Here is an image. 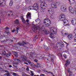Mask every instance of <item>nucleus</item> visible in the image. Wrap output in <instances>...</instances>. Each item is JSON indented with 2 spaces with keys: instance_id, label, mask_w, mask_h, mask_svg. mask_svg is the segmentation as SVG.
I'll return each mask as SVG.
<instances>
[{
  "instance_id": "f257e3e1",
  "label": "nucleus",
  "mask_w": 76,
  "mask_h": 76,
  "mask_svg": "<svg viewBox=\"0 0 76 76\" xmlns=\"http://www.w3.org/2000/svg\"><path fill=\"white\" fill-rule=\"evenodd\" d=\"M59 20L61 21L63 20V22L65 25V26L68 27V28L69 27V21L67 20H64L65 19V15H64L63 14L62 15L59 16Z\"/></svg>"
},
{
  "instance_id": "f03ea898",
  "label": "nucleus",
  "mask_w": 76,
  "mask_h": 76,
  "mask_svg": "<svg viewBox=\"0 0 76 76\" xmlns=\"http://www.w3.org/2000/svg\"><path fill=\"white\" fill-rule=\"evenodd\" d=\"M33 25L34 26L32 27V29L33 30V31H36V30H37V29H45V27H44V26H42L41 25H39L38 26H36L34 24V22H33Z\"/></svg>"
},
{
  "instance_id": "7ed1b4c3",
  "label": "nucleus",
  "mask_w": 76,
  "mask_h": 76,
  "mask_svg": "<svg viewBox=\"0 0 76 76\" xmlns=\"http://www.w3.org/2000/svg\"><path fill=\"white\" fill-rule=\"evenodd\" d=\"M40 2H41L40 4V7L42 9H45L46 7V4L45 2V0H40Z\"/></svg>"
},
{
  "instance_id": "20e7f679",
  "label": "nucleus",
  "mask_w": 76,
  "mask_h": 76,
  "mask_svg": "<svg viewBox=\"0 0 76 76\" xmlns=\"http://www.w3.org/2000/svg\"><path fill=\"white\" fill-rule=\"evenodd\" d=\"M20 62L23 61L24 62H27V58L24 56H22L21 58L19 59Z\"/></svg>"
},
{
  "instance_id": "39448f33",
  "label": "nucleus",
  "mask_w": 76,
  "mask_h": 76,
  "mask_svg": "<svg viewBox=\"0 0 76 76\" xmlns=\"http://www.w3.org/2000/svg\"><path fill=\"white\" fill-rule=\"evenodd\" d=\"M50 31L51 32H52L54 34H56L57 32V30L56 28H54L53 27H52L50 28Z\"/></svg>"
},
{
  "instance_id": "423d86ee",
  "label": "nucleus",
  "mask_w": 76,
  "mask_h": 76,
  "mask_svg": "<svg viewBox=\"0 0 76 76\" xmlns=\"http://www.w3.org/2000/svg\"><path fill=\"white\" fill-rule=\"evenodd\" d=\"M48 11L49 14H50V15H53V14L54 13V10L51 9V8H48Z\"/></svg>"
},
{
  "instance_id": "0eeeda50",
  "label": "nucleus",
  "mask_w": 76,
  "mask_h": 76,
  "mask_svg": "<svg viewBox=\"0 0 76 76\" xmlns=\"http://www.w3.org/2000/svg\"><path fill=\"white\" fill-rule=\"evenodd\" d=\"M26 44V42H25L24 41H23L21 43L20 42L18 43V45H20V46H23V45H25V44Z\"/></svg>"
},
{
  "instance_id": "6e6552de",
  "label": "nucleus",
  "mask_w": 76,
  "mask_h": 76,
  "mask_svg": "<svg viewBox=\"0 0 76 76\" xmlns=\"http://www.w3.org/2000/svg\"><path fill=\"white\" fill-rule=\"evenodd\" d=\"M48 22L50 23V21L48 19H45L43 23L45 24H46V23H48Z\"/></svg>"
},
{
  "instance_id": "1a4fd4ad",
  "label": "nucleus",
  "mask_w": 76,
  "mask_h": 76,
  "mask_svg": "<svg viewBox=\"0 0 76 76\" xmlns=\"http://www.w3.org/2000/svg\"><path fill=\"white\" fill-rule=\"evenodd\" d=\"M33 7L34 10H38V9H39V7L37 5H34L33 6Z\"/></svg>"
},
{
  "instance_id": "9d476101",
  "label": "nucleus",
  "mask_w": 76,
  "mask_h": 76,
  "mask_svg": "<svg viewBox=\"0 0 76 76\" xmlns=\"http://www.w3.org/2000/svg\"><path fill=\"white\" fill-rule=\"evenodd\" d=\"M26 17L27 18H29V19H31V13H28L26 15Z\"/></svg>"
},
{
  "instance_id": "9b49d317",
  "label": "nucleus",
  "mask_w": 76,
  "mask_h": 76,
  "mask_svg": "<svg viewBox=\"0 0 76 76\" xmlns=\"http://www.w3.org/2000/svg\"><path fill=\"white\" fill-rule=\"evenodd\" d=\"M61 10L62 12H66L67 10V8L63 7H61Z\"/></svg>"
},
{
  "instance_id": "f8f14e48",
  "label": "nucleus",
  "mask_w": 76,
  "mask_h": 76,
  "mask_svg": "<svg viewBox=\"0 0 76 76\" xmlns=\"http://www.w3.org/2000/svg\"><path fill=\"white\" fill-rule=\"evenodd\" d=\"M51 6L54 9H56V8H57V5H56L55 3H52L51 4Z\"/></svg>"
},
{
  "instance_id": "ddd939ff",
  "label": "nucleus",
  "mask_w": 76,
  "mask_h": 76,
  "mask_svg": "<svg viewBox=\"0 0 76 76\" xmlns=\"http://www.w3.org/2000/svg\"><path fill=\"white\" fill-rule=\"evenodd\" d=\"M72 25H75L76 24V20L75 19H72Z\"/></svg>"
},
{
  "instance_id": "4468645a",
  "label": "nucleus",
  "mask_w": 76,
  "mask_h": 76,
  "mask_svg": "<svg viewBox=\"0 0 76 76\" xmlns=\"http://www.w3.org/2000/svg\"><path fill=\"white\" fill-rule=\"evenodd\" d=\"M5 3L6 2L5 1V0H4L3 2L0 1V6H1V5H3V6H4V4H5Z\"/></svg>"
},
{
  "instance_id": "2eb2a0df",
  "label": "nucleus",
  "mask_w": 76,
  "mask_h": 76,
  "mask_svg": "<svg viewBox=\"0 0 76 76\" xmlns=\"http://www.w3.org/2000/svg\"><path fill=\"white\" fill-rule=\"evenodd\" d=\"M36 66L37 67H38V68H40L41 67V64H39V63H37L36 65Z\"/></svg>"
},
{
  "instance_id": "dca6fc26",
  "label": "nucleus",
  "mask_w": 76,
  "mask_h": 76,
  "mask_svg": "<svg viewBox=\"0 0 76 76\" xmlns=\"http://www.w3.org/2000/svg\"><path fill=\"white\" fill-rule=\"evenodd\" d=\"M61 34L62 36H63L64 37L67 35V34H66V33H64L63 31L61 32Z\"/></svg>"
},
{
  "instance_id": "f3484780",
  "label": "nucleus",
  "mask_w": 76,
  "mask_h": 76,
  "mask_svg": "<svg viewBox=\"0 0 76 76\" xmlns=\"http://www.w3.org/2000/svg\"><path fill=\"white\" fill-rule=\"evenodd\" d=\"M49 36L50 38H54V35L52 33H50V34Z\"/></svg>"
},
{
  "instance_id": "a211bd4d",
  "label": "nucleus",
  "mask_w": 76,
  "mask_h": 76,
  "mask_svg": "<svg viewBox=\"0 0 76 76\" xmlns=\"http://www.w3.org/2000/svg\"><path fill=\"white\" fill-rule=\"evenodd\" d=\"M13 54L15 57H18V53L16 52H13Z\"/></svg>"
},
{
  "instance_id": "6ab92c4d",
  "label": "nucleus",
  "mask_w": 76,
  "mask_h": 76,
  "mask_svg": "<svg viewBox=\"0 0 76 76\" xmlns=\"http://www.w3.org/2000/svg\"><path fill=\"white\" fill-rule=\"evenodd\" d=\"M70 63L69 62V60H67L66 61V63L65 64V65H66V66H68V65H69Z\"/></svg>"
},
{
  "instance_id": "aec40b11",
  "label": "nucleus",
  "mask_w": 76,
  "mask_h": 76,
  "mask_svg": "<svg viewBox=\"0 0 76 76\" xmlns=\"http://www.w3.org/2000/svg\"><path fill=\"white\" fill-rule=\"evenodd\" d=\"M68 37L69 39H72V38H73V36L72 34H69L68 36Z\"/></svg>"
},
{
  "instance_id": "412c9836",
  "label": "nucleus",
  "mask_w": 76,
  "mask_h": 76,
  "mask_svg": "<svg viewBox=\"0 0 76 76\" xmlns=\"http://www.w3.org/2000/svg\"><path fill=\"white\" fill-rule=\"evenodd\" d=\"M68 1L71 4L75 3V1H76V0H68Z\"/></svg>"
},
{
  "instance_id": "4be33fe9",
  "label": "nucleus",
  "mask_w": 76,
  "mask_h": 76,
  "mask_svg": "<svg viewBox=\"0 0 76 76\" xmlns=\"http://www.w3.org/2000/svg\"><path fill=\"white\" fill-rule=\"evenodd\" d=\"M2 56H6L7 55V53L6 52V51L5 50H4L2 52Z\"/></svg>"
},
{
  "instance_id": "5701e85b",
  "label": "nucleus",
  "mask_w": 76,
  "mask_h": 76,
  "mask_svg": "<svg viewBox=\"0 0 76 76\" xmlns=\"http://www.w3.org/2000/svg\"><path fill=\"white\" fill-rule=\"evenodd\" d=\"M67 71L69 73H72V70H71V69H70L69 68H68Z\"/></svg>"
},
{
  "instance_id": "b1692460",
  "label": "nucleus",
  "mask_w": 76,
  "mask_h": 76,
  "mask_svg": "<svg viewBox=\"0 0 76 76\" xmlns=\"http://www.w3.org/2000/svg\"><path fill=\"white\" fill-rule=\"evenodd\" d=\"M45 50H46V51H48V50H49L50 48L49 47H47V46H45V47L44 48Z\"/></svg>"
},
{
  "instance_id": "393cba45",
  "label": "nucleus",
  "mask_w": 76,
  "mask_h": 76,
  "mask_svg": "<svg viewBox=\"0 0 76 76\" xmlns=\"http://www.w3.org/2000/svg\"><path fill=\"white\" fill-rule=\"evenodd\" d=\"M14 22L16 24H19V20L18 19H16L14 21Z\"/></svg>"
},
{
  "instance_id": "a878e982",
  "label": "nucleus",
  "mask_w": 76,
  "mask_h": 76,
  "mask_svg": "<svg viewBox=\"0 0 76 76\" xmlns=\"http://www.w3.org/2000/svg\"><path fill=\"white\" fill-rule=\"evenodd\" d=\"M36 22H37L38 23H40V20L39 19H37L35 20Z\"/></svg>"
},
{
  "instance_id": "bb28decb",
  "label": "nucleus",
  "mask_w": 76,
  "mask_h": 76,
  "mask_svg": "<svg viewBox=\"0 0 76 76\" xmlns=\"http://www.w3.org/2000/svg\"><path fill=\"white\" fill-rule=\"evenodd\" d=\"M22 21L24 23H25L26 21H25V19H24V18L23 17L22 18Z\"/></svg>"
},
{
  "instance_id": "cd10ccee",
  "label": "nucleus",
  "mask_w": 76,
  "mask_h": 76,
  "mask_svg": "<svg viewBox=\"0 0 76 76\" xmlns=\"http://www.w3.org/2000/svg\"><path fill=\"white\" fill-rule=\"evenodd\" d=\"M15 61H16L17 62H19L20 61L19 60V59H17L16 58H15V59H14Z\"/></svg>"
},
{
  "instance_id": "c85d7f7f",
  "label": "nucleus",
  "mask_w": 76,
  "mask_h": 76,
  "mask_svg": "<svg viewBox=\"0 0 76 76\" xmlns=\"http://www.w3.org/2000/svg\"><path fill=\"white\" fill-rule=\"evenodd\" d=\"M60 44L61 43L60 42H58L56 44V46L57 47H60Z\"/></svg>"
},
{
  "instance_id": "c756f323",
  "label": "nucleus",
  "mask_w": 76,
  "mask_h": 76,
  "mask_svg": "<svg viewBox=\"0 0 76 76\" xmlns=\"http://www.w3.org/2000/svg\"><path fill=\"white\" fill-rule=\"evenodd\" d=\"M13 66L14 67H15V68H17V67H18V66H17V64L15 63H14Z\"/></svg>"
},
{
  "instance_id": "7c9ffc66",
  "label": "nucleus",
  "mask_w": 76,
  "mask_h": 76,
  "mask_svg": "<svg viewBox=\"0 0 76 76\" xmlns=\"http://www.w3.org/2000/svg\"><path fill=\"white\" fill-rule=\"evenodd\" d=\"M11 2H10V5L11 4V5H10V6H11L12 5H13V0H11Z\"/></svg>"
},
{
  "instance_id": "2f4dec72",
  "label": "nucleus",
  "mask_w": 76,
  "mask_h": 76,
  "mask_svg": "<svg viewBox=\"0 0 76 76\" xmlns=\"http://www.w3.org/2000/svg\"><path fill=\"white\" fill-rule=\"evenodd\" d=\"M27 62H28L29 64H30L32 63H31V61L29 60H28L27 61Z\"/></svg>"
},
{
  "instance_id": "473e14b6",
  "label": "nucleus",
  "mask_w": 76,
  "mask_h": 76,
  "mask_svg": "<svg viewBox=\"0 0 76 76\" xmlns=\"http://www.w3.org/2000/svg\"><path fill=\"white\" fill-rule=\"evenodd\" d=\"M55 3V4H56V6H57V5H58V4L59 3L56 1L55 3Z\"/></svg>"
},
{
  "instance_id": "72a5a7b5",
  "label": "nucleus",
  "mask_w": 76,
  "mask_h": 76,
  "mask_svg": "<svg viewBox=\"0 0 76 76\" xmlns=\"http://www.w3.org/2000/svg\"><path fill=\"white\" fill-rule=\"evenodd\" d=\"M19 27H18L16 28V31H17V34H18V30H19Z\"/></svg>"
},
{
  "instance_id": "f704fd0d",
  "label": "nucleus",
  "mask_w": 76,
  "mask_h": 76,
  "mask_svg": "<svg viewBox=\"0 0 76 76\" xmlns=\"http://www.w3.org/2000/svg\"><path fill=\"white\" fill-rule=\"evenodd\" d=\"M5 76H10V73H6L4 74Z\"/></svg>"
},
{
  "instance_id": "c9c22d12",
  "label": "nucleus",
  "mask_w": 76,
  "mask_h": 76,
  "mask_svg": "<svg viewBox=\"0 0 76 76\" xmlns=\"http://www.w3.org/2000/svg\"><path fill=\"white\" fill-rule=\"evenodd\" d=\"M30 10H34V6H31L30 8Z\"/></svg>"
},
{
  "instance_id": "e433bc0d",
  "label": "nucleus",
  "mask_w": 76,
  "mask_h": 76,
  "mask_svg": "<svg viewBox=\"0 0 76 76\" xmlns=\"http://www.w3.org/2000/svg\"><path fill=\"white\" fill-rule=\"evenodd\" d=\"M37 37V36H35V37H34V41H36L37 39H38V37Z\"/></svg>"
},
{
  "instance_id": "4c0bfd02",
  "label": "nucleus",
  "mask_w": 76,
  "mask_h": 76,
  "mask_svg": "<svg viewBox=\"0 0 76 76\" xmlns=\"http://www.w3.org/2000/svg\"><path fill=\"white\" fill-rule=\"evenodd\" d=\"M25 1L27 3H28L29 2V1H31V0H25Z\"/></svg>"
},
{
  "instance_id": "58836bf2",
  "label": "nucleus",
  "mask_w": 76,
  "mask_h": 76,
  "mask_svg": "<svg viewBox=\"0 0 76 76\" xmlns=\"http://www.w3.org/2000/svg\"><path fill=\"white\" fill-rule=\"evenodd\" d=\"M63 56L65 58H67V56H66V54H64L63 55Z\"/></svg>"
},
{
  "instance_id": "ea45409f",
  "label": "nucleus",
  "mask_w": 76,
  "mask_h": 76,
  "mask_svg": "<svg viewBox=\"0 0 76 76\" xmlns=\"http://www.w3.org/2000/svg\"><path fill=\"white\" fill-rule=\"evenodd\" d=\"M63 46H64V44L63 43H62L61 44H60V47H63Z\"/></svg>"
},
{
  "instance_id": "a19ab883",
  "label": "nucleus",
  "mask_w": 76,
  "mask_h": 76,
  "mask_svg": "<svg viewBox=\"0 0 76 76\" xmlns=\"http://www.w3.org/2000/svg\"><path fill=\"white\" fill-rule=\"evenodd\" d=\"M66 44V47H68V45H70V44L67 43L66 42H65Z\"/></svg>"
},
{
  "instance_id": "79ce46f5",
  "label": "nucleus",
  "mask_w": 76,
  "mask_h": 76,
  "mask_svg": "<svg viewBox=\"0 0 76 76\" xmlns=\"http://www.w3.org/2000/svg\"><path fill=\"white\" fill-rule=\"evenodd\" d=\"M45 25H46L47 26H48V27L50 26V25L48 24V23H46Z\"/></svg>"
},
{
  "instance_id": "37998d69",
  "label": "nucleus",
  "mask_w": 76,
  "mask_h": 76,
  "mask_svg": "<svg viewBox=\"0 0 76 76\" xmlns=\"http://www.w3.org/2000/svg\"><path fill=\"white\" fill-rule=\"evenodd\" d=\"M74 40L76 41V35L75 36H74Z\"/></svg>"
},
{
  "instance_id": "c03bdc74",
  "label": "nucleus",
  "mask_w": 76,
  "mask_h": 76,
  "mask_svg": "<svg viewBox=\"0 0 76 76\" xmlns=\"http://www.w3.org/2000/svg\"><path fill=\"white\" fill-rule=\"evenodd\" d=\"M34 61H35L36 63H38V61L37 59H35L34 60Z\"/></svg>"
},
{
  "instance_id": "a18cd8bd",
  "label": "nucleus",
  "mask_w": 76,
  "mask_h": 76,
  "mask_svg": "<svg viewBox=\"0 0 76 76\" xmlns=\"http://www.w3.org/2000/svg\"><path fill=\"white\" fill-rule=\"evenodd\" d=\"M16 74H17L15 73H13L12 75H13V76H16Z\"/></svg>"
},
{
  "instance_id": "49530a36",
  "label": "nucleus",
  "mask_w": 76,
  "mask_h": 76,
  "mask_svg": "<svg viewBox=\"0 0 76 76\" xmlns=\"http://www.w3.org/2000/svg\"><path fill=\"white\" fill-rule=\"evenodd\" d=\"M31 66H32V67H35V64H32L31 65Z\"/></svg>"
},
{
  "instance_id": "de8ad7c7",
  "label": "nucleus",
  "mask_w": 76,
  "mask_h": 76,
  "mask_svg": "<svg viewBox=\"0 0 76 76\" xmlns=\"http://www.w3.org/2000/svg\"><path fill=\"white\" fill-rule=\"evenodd\" d=\"M50 60L51 61H52V62H53V61H54V60H53V59L52 58H51L50 59Z\"/></svg>"
},
{
  "instance_id": "09e8293b",
  "label": "nucleus",
  "mask_w": 76,
  "mask_h": 76,
  "mask_svg": "<svg viewBox=\"0 0 76 76\" xmlns=\"http://www.w3.org/2000/svg\"><path fill=\"white\" fill-rule=\"evenodd\" d=\"M51 18H52V19H54V16H50Z\"/></svg>"
},
{
  "instance_id": "8fccbe9b",
  "label": "nucleus",
  "mask_w": 76,
  "mask_h": 76,
  "mask_svg": "<svg viewBox=\"0 0 76 76\" xmlns=\"http://www.w3.org/2000/svg\"><path fill=\"white\" fill-rule=\"evenodd\" d=\"M6 32L7 33V34H9V30L6 31Z\"/></svg>"
},
{
  "instance_id": "3c124183",
  "label": "nucleus",
  "mask_w": 76,
  "mask_h": 76,
  "mask_svg": "<svg viewBox=\"0 0 76 76\" xmlns=\"http://www.w3.org/2000/svg\"><path fill=\"white\" fill-rule=\"evenodd\" d=\"M40 76H45V75L44 74H40Z\"/></svg>"
},
{
  "instance_id": "603ef678",
  "label": "nucleus",
  "mask_w": 76,
  "mask_h": 76,
  "mask_svg": "<svg viewBox=\"0 0 76 76\" xmlns=\"http://www.w3.org/2000/svg\"><path fill=\"white\" fill-rule=\"evenodd\" d=\"M1 43H4V42H5V40L1 41Z\"/></svg>"
},
{
  "instance_id": "864d4df0",
  "label": "nucleus",
  "mask_w": 76,
  "mask_h": 76,
  "mask_svg": "<svg viewBox=\"0 0 76 76\" xmlns=\"http://www.w3.org/2000/svg\"><path fill=\"white\" fill-rule=\"evenodd\" d=\"M10 15H11V16H13V12H10Z\"/></svg>"
},
{
  "instance_id": "5fc2aeb1",
  "label": "nucleus",
  "mask_w": 76,
  "mask_h": 76,
  "mask_svg": "<svg viewBox=\"0 0 76 76\" xmlns=\"http://www.w3.org/2000/svg\"><path fill=\"white\" fill-rule=\"evenodd\" d=\"M19 6H17L16 7V9H19Z\"/></svg>"
},
{
  "instance_id": "6e6d98bb",
  "label": "nucleus",
  "mask_w": 76,
  "mask_h": 76,
  "mask_svg": "<svg viewBox=\"0 0 76 76\" xmlns=\"http://www.w3.org/2000/svg\"><path fill=\"white\" fill-rule=\"evenodd\" d=\"M9 29V28L8 27H7L5 28V29L6 30H7V29Z\"/></svg>"
},
{
  "instance_id": "4d7b16f0",
  "label": "nucleus",
  "mask_w": 76,
  "mask_h": 76,
  "mask_svg": "<svg viewBox=\"0 0 76 76\" xmlns=\"http://www.w3.org/2000/svg\"><path fill=\"white\" fill-rule=\"evenodd\" d=\"M13 72H10V75H13Z\"/></svg>"
},
{
  "instance_id": "13d9d810",
  "label": "nucleus",
  "mask_w": 76,
  "mask_h": 76,
  "mask_svg": "<svg viewBox=\"0 0 76 76\" xmlns=\"http://www.w3.org/2000/svg\"><path fill=\"white\" fill-rule=\"evenodd\" d=\"M31 76H33L34 75V73H33L31 74Z\"/></svg>"
},
{
  "instance_id": "bf43d9fd",
  "label": "nucleus",
  "mask_w": 76,
  "mask_h": 76,
  "mask_svg": "<svg viewBox=\"0 0 76 76\" xmlns=\"http://www.w3.org/2000/svg\"><path fill=\"white\" fill-rule=\"evenodd\" d=\"M26 70H27V71H29V68H27L26 69Z\"/></svg>"
},
{
  "instance_id": "052dcab7",
  "label": "nucleus",
  "mask_w": 76,
  "mask_h": 76,
  "mask_svg": "<svg viewBox=\"0 0 76 76\" xmlns=\"http://www.w3.org/2000/svg\"><path fill=\"white\" fill-rule=\"evenodd\" d=\"M15 29H14V30H13L12 31V32H15Z\"/></svg>"
},
{
  "instance_id": "680f3d73",
  "label": "nucleus",
  "mask_w": 76,
  "mask_h": 76,
  "mask_svg": "<svg viewBox=\"0 0 76 76\" xmlns=\"http://www.w3.org/2000/svg\"><path fill=\"white\" fill-rule=\"evenodd\" d=\"M29 20H28V19H27L26 21V22H29Z\"/></svg>"
},
{
  "instance_id": "e2e57ef3",
  "label": "nucleus",
  "mask_w": 76,
  "mask_h": 76,
  "mask_svg": "<svg viewBox=\"0 0 76 76\" xmlns=\"http://www.w3.org/2000/svg\"><path fill=\"white\" fill-rule=\"evenodd\" d=\"M75 52H76V51H73V54H75Z\"/></svg>"
},
{
  "instance_id": "0e129e2a",
  "label": "nucleus",
  "mask_w": 76,
  "mask_h": 76,
  "mask_svg": "<svg viewBox=\"0 0 76 76\" xmlns=\"http://www.w3.org/2000/svg\"><path fill=\"white\" fill-rule=\"evenodd\" d=\"M24 64H26L27 65H28V63H26H26H24Z\"/></svg>"
},
{
  "instance_id": "69168bd1",
  "label": "nucleus",
  "mask_w": 76,
  "mask_h": 76,
  "mask_svg": "<svg viewBox=\"0 0 76 76\" xmlns=\"http://www.w3.org/2000/svg\"><path fill=\"white\" fill-rule=\"evenodd\" d=\"M2 57H3L1 56H0V60H1V58H2Z\"/></svg>"
},
{
  "instance_id": "338daca9",
  "label": "nucleus",
  "mask_w": 76,
  "mask_h": 76,
  "mask_svg": "<svg viewBox=\"0 0 76 76\" xmlns=\"http://www.w3.org/2000/svg\"><path fill=\"white\" fill-rule=\"evenodd\" d=\"M27 25H29V22H27Z\"/></svg>"
},
{
  "instance_id": "774afa93",
  "label": "nucleus",
  "mask_w": 76,
  "mask_h": 76,
  "mask_svg": "<svg viewBox=\"0 0 76 76\" xmlns=\"http://www.w3.org/2000/svg\"><path fill=\"white\" fill-rule=\"evenodd\" d=\"M24 76H28V75L26 74H25L24 75Z\"/></svg>"
}]
</instances>
